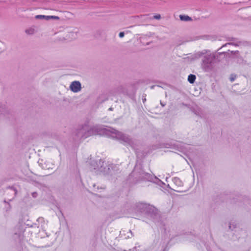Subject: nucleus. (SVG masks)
I'll return each instance as SVG.
<instances>
[{
  "instance_id": "9",
  "label": "nucleus",
  "mask_w": 251,
  "mask_h": 251,
  "mask_svg": "<svg viewBox=\"0 0 251 251\" xmlns=\"http://www.w3.org/2000/svg\"><path fill=\"white\" fill-rule=\"evenodd\" d=\"M180 19L182 21H188L191 19V18L186 15H180Z\"/></svg>"
},
{
  "instance_id": "5",
  "label": "nucleus",
  "mask_w": 251,
  "mask_h": 251,
  "mask_svg": "<svg viewBox=\"0 0 251 251\" xmlns=\"http://www.w3.org/2000/svg\"><path fill=\"white\" fill-rule=\"evenodd\" d=\"M70 89L72 92L77 93L81 89V84L78 81H73L70 85Z\"/></svg>"
},
{
  "instance_id": "18",
  "label": "nucleus",
  "mask_w": 251,
  "mask_h": 251,
  "mask_svg": "<svg viewBox=\"0 0 251 251\" xmlns=\"http://www.w3.org/2000/svg\"><path fill=\"white\" fill-rule=\"evenodd\" d=\"M161 104L162 105V106H164L165 105V104H164L163 103H162L161 102Z\"/></svg>"
},
{
  "instance_id": "3",
  "label": "nucleus",
  "mask_w": 251,
  "mask_h": 251,
  "mask_svg": "<svg viewBox=\"0 0 251 251\" xmlns=\"http://www.w3.org/2000/svg\"><path fill=\"white\" fill-rule=\"evenodd\" d=\"M87 128V127L86 126H85L83 129H80L78 132V136L79 137H87L89 135H90L91 134H102L104 133H105L107 130L106 129H101L100 130H99V131H97L96 130L97 129L96 128V127H95L94 129H93L92 131H91V133H89L88 135H85L84 133V131H85L86 130V129Z\"/></svg>"
},
{
  "instance_id": "7",
  "label": "nucleus",
  "mask_w": 251,
  "mask_h": 251,
  "mask_svg": "<svg viewBox=\"0 0 251 251\" xmlns=\"http://www.w3.org/2000/svg\"><path fill=\"white\" fill-rule=\"evenodd\" d=\"M196 77L195 75L190 74L188 77V80L190 83H193L195 80Z\"/></svg>"
},
{
  "instance_id": "2",
  "label": "nucleus",
  "mask_w": 251,
  "mask_h": 251,
  "mask_svg": "<svg viewBox=\"0 0 251 251\" xmlns=\"http://www.w3.org/2000/svg\"><path fill=\"white\" fill-rule=\"evenodd\" d=\"M77 38V33L75 31H70L67 33H62L57 35L56 37V41H72Z\"/></svg>"
},
{
  "instance_id": "13",
  "label": "nucleus",
  "mask_w": 251,
  "mask_h": 251,
  "mask_svg": "<svg viewBox=\"0 0 251 251\" xmlns=\"http://www.w3.org/2000/svg\"><path fill=\"white\" fill-rule=\"evenodd\" d=\"M51 18H53V17L50 16H45V18H44V19L48 20L50 19Z\"/></svg>"
},
{
  "instance_id": "10",
  "label": "nucleus",
  "mask_w": 251,
  "mask_h": 251,
  "mask_svg": "<svg viewBox=\"0 0 251 251\" xmlns=\"http://www.w3.org/2000/svg\"><path fill=\"white\" fill-rule=\"evenodd\" d=\"M4 44L3 42L0 41V53L4 50Z\"/></svg>"
},
{
  "instance_id": "16",
  "label": "nucleus",
  "mask_w": 251,
  "mask_h": 251,
  "mask_svg": "<svg viewBox=\"0 0 251 251\" xmlns=\"http://www.w3.org/2000/svg\"><path fill=\"white\" fill-rule=\"evenodd\" d=\"M230 80H231V81H233L234 80V79H235V77L231 76V77L230 78Z\"/></svg>"
},
{
  "instance_id": "1",
  "label": "nucleus",
  "mask_w": 251,
  "mask_h": 251,
  "mask_svg": "<svg viewBox=\"0 0 251 251\" xmlns=\"http://www.w3.org/2000/svg\"><path fill=\"white\" fill-rule=\"evenodd\" d=\"M215 55L214 53L208 52L202 57V68L206 72H209L214 67Z\"/></svg>"
},
{
  "instance_id": "15",
  "label": "nucleus",
  "mask_w": 251,
  "mask_h": 251,
  "mask_svg": "<svg viewBox=\"0 0 251 251\" xmlns=\"http://www.w3.org/2000/svg\"><path fill=\"white\" fill-rule=\"evenodd\" d=\"M32 195L33 197L35 198L37 197V194L36 192H33V193H32Z\"/></svg>"
},
{
  "instance_id": "17",
  "label": "nucleus",
  "mask_w": 251,
  "mask_h": 251,
  "mask_svg": "<svg viewBox=\"0 0 251 251\" xmlns=\"http://www.w3.org/2000/svg\"><path fill=\"white\" fill-rule=\"evenodd\" d=\"M53 17V18L52 19H58L59 18L57 17V16H52Z\"/></svg>"
},
{
  "instance_id": "8",
  "label": "nucleus",
  "mask_w": 251,
  "mask_h": 251,
  "mask_svg": "<svg viewBox=\"0 0 251 251\" xmlns=\"http://www.w3.org/2000/svg\"><path fill=\"white\" fill-rule=\"evenodd\" d=\"M174 182L176 183L178 186H181L182 185V182L178 178H175L174 179Z\"/></svg>"
},
{
  "instance_id": "6",
  "label": "nucleus",
  "mask_w": 251,
  "mask_h": 251,
  "mask_svg": "<svg viewBox=\"0 0 251 251\" xmlns=\"http://www.w3.org/2000/svg\"><path fill=\"white\" fill-rule=\"evenodd\" d=\"M25 32L27 35H33L35 32V29L33 27H29L25 30Z\"/></svg>"
},
{
  "instance_id": "12",
  "label": "nucleus",
  "mask_w": 251,
  "mask_h": 251,
  "mask_svg": "<svg viewBox=\"0 0 251 251\" xmlns=\"http://www.w3.org/2000/svg\"><path fill=\"white\" fill-rule=\"evenodd\" d=\"M154 18L155 19L159 20L161 18V16L159 14L154 16Z\"/></svg>"
},
{
  "instance_id": "14",
  "label": "nucleus",
  "mask_w": 251,
  "mask_h": 251,
  "mask_svg": "<svg viewBox=\"0 0 251 251\" xmlns=\"http://www.w3.org/2000/svg\"><path fill=\"white\" fill-rule=\"evenodd\" d=\"M125 35V33L124 32H121L119 33V37L120 38H123Z\"/></svg>"
},
{
  "instance_id": "11",
  "label": "nucleus",
  "mask_w": 251,
  "mask_h": 251,
  "mask_svg": "<svg viewBox=\"0 0 251 251\" xmlns=\"http://www.w3.org/2000/svg\"><path fill=\"white\" fill-rule=\"evenodd\" d=\"M35 18H36V19H44V18H45V16L39 15L36 16Z\"/></svg>"
},
{
  "instance_id": "4",
  "label": "nucleus",
  "mask_w": 251,
  "mask_h": 251,
  "mask_svg": "<svg viewBox=\"0 0 251 251\" xmlns=\"http://www.w3.org/2000/svg\"><path fill=\"white\" fill-rule=\"evenodd\" d=\"M111 136L113 138H116L118 140H121L125 143L131 144V141L129 138L121 132L114 130V131L112 132Z\"/></svg>"
}]
</instances>
